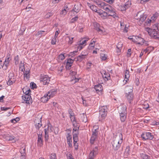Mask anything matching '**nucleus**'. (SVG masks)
<instances>
[{"instance_id":"obj_1","label":"nucleus","mask_w":159,"mask_h":159,"mask_svg":"<svg viewBox=\"0 0 159 159\" xmlns=\"http://www.w3.org/2000/svg\"><path fill=\"white\" fill-rule=\"evenodd\" d=\"M158 24H156L153 26L154 29H151L148 27L145 28V30L147 32L149 35L154 39L159 38V32L158 28Z\"/></svg>"},{"instance_id":"obj_2","label":"nucleus","mask_w":159,"mask_h":159,"mask_svg":"<svg viewBox=\"0 0 159 159\" xmlns=\"http://www.w3.org/2000/svg\"><path fill=\"white\" fill-rule=\"evenodd\" d=\"M119 137H120V139L117 136L113 139L112 142L111 143L112 147L114 150H117L120 148L121 144L122 142L123 138L121 134H119Z\"/></svg>"},{"instance_id":"obj_3","label":"nucleus","mask_w":159,"mask_h":159,"mask_svg":"<svg viewBox=\"0 0 159 159\" xmlns=\"http://www.w3.org/2000/svg\"><path fill=\"white\" fill-rule=\"evenodd\" d=\"M42 116L40 115H38L36 117H35L34 120V123L35 127L37 129V131H39L41 130L40 128L42 126Z\"/></svg>"},{"instance_id":"obj_4","label":"nucleus","mask_w":159,"mask_h":159,"mask_svg":"<svg viewBox=\"0 0 159 159\" xmlns=\"http://www.w3.org/2000/svg\"><path fill=\"white\" fill-rule=\"evenodd\" d=\"M128 38L131 39L133 42L142 45L145 41L144 39L140 37L137 36H133L132 38L129 37Z\"/></svg>"},{"instance_id":"obj_5","label":"nucleus","mask_w":159,"mask_h":159,"mask_svg":"<svg viewBox=\"0 0 159 159\" xmlns=\"http://www.w3.org/2000/svg\"><path fill=\"white\" fill-rule=\"evenodd\" d=\"M99 117L104 119L107 116V106L100 107L99 108Z\"/></svg>"},{"instance_id":"obj_6","label":"nucleus","mask_w":159,"mask_h":159,"mask_svg":"<svg viewBox=\"0 0 159 159\" xmlns=\"http://www.w3.org/2000/svg\"><path fill=\"white\" fill-rule=\"evenodd\" d=\"M135 19L139 20L140 22H142L144 21L147 17V15L144 14L142 11H139L135 16Z\"/></svg>"},{"instance_id":"obj_7","label":"nucleus","mask_w":159,"mask_h":159,"mask_svg":"<svg viewBox=\"0 0 159 159\" xmlns=\"http://www.w3.org/2000/svg\"><path fill=\"white\" fill-rule=\"evenodd\" d=\"M142 139L144 140H152L154 137L153 135L150 132H144L141 135Z\"/></svg>"},{"instance_id":"obj_8","label":"nucleus","mask_w":159,"mask_h":159,"mask_svg":"<svg viewBox=\"0 0 159 159\" xmlns=\"http://www.w3.org/2000/svg\"><path fill=\"white\" fill-rule=\"evenodd\" d=\"M40 80L43 85L48 84L50 81V78L47 75H41L40 76Z\"/></svg>"},{"instance_id":"obj_9","label":"nucleus","mask_w":159,"mask_h":159,"mask_svg":"<svg viewBox=\"0 0 159 159\" xmlns=\"http://www.w3.org/2000/svg\"><path fill=\"white\" fill-rule=\"evenodd\" d=\"M42 133V130L37 131V134L38 135V144L40 147L43 145Z\"/></svg>"},{"instance_id":"obj_10","label":"nucleus","mask_w":159,"mask_h":159,"mask_svg":"<svg viewBox=\"0 0 159 159\" xmlns=\"http://www.w3.org/2000/svg\"><path fill=\"white\" fill-rule=\"evenodd\" d=\"M98 147H95L93 148L92 151L90 152L89 156V159H94V158L98 154Z\"/></svg>"},{"instance_id":"obj_11","label":"nucleus","mask_w":159,"mask_h":159,"mask_svg":"<svg viewBox=\"0 0 159 159\" xmlns=\"http://www.w3.org/2000/svg\"><path fill=\"white\" fill-rule=\"evenodd\" d=\"M14 75L13 73H10L8 76V80L7 82V84L9 85H11L15 82Z\"/></svg>"},{"instance_id":"obj_12","label":"nucleus","mask_w":159,"mask_h":159,"mask_svg":"<svg viewBox=\"0 0 159 159\" xmlns=\"http://www.w3.org/2000/svg\"><path fill=\"white\" fill-rule=\"evenodd\" d=\"M94 89H95L96 92L99 95H102V92L103 90L102 86L100 84L95 85L94 87Z\"/></svg>"},{"instance_id":"obj_13","label":"nucleus","mask_w":159,"mask_h":159,"mask_svg":"<svg viewBox=\"0 0 159 159\" xmlns=\"http://www.w3.org/2000/svg\"><path fill=\"white\" fill-rule=\"evenodd\" d=\"M81 7V4L80 3H78L75 5L72 11H73L76 13H78L80 11Z\"/></svg>"},{"instance_id":"obj_14","label":"nucleus","mask_w":159,"mask_h":159,"mask_svg":"<svg viewBox=\"0 0 159 159\" xmlns=\"http://www.w3.org/2000/svg\"><path fill=\"white\" fill-rule=\"evenodd\" d=\"M119 112V114L126 113L127 110L126 106L124 105H121L118 107Z\"/></svg>"},{"instance_id":"obj_15","label":"nucleus","mask_w":159,"mask_h":159,"mask_svg":"<svg viewBox=\"0 0 159 159\" xmlns=\"http://www.w3.org/2000/svg\"><path fill=\"white\" fill-rule=\"evenodd\" d=\"M22 99L24 101V102L26 103L29 104V102L31 97L30 95H24L22 97Z\"/></svg>"},{"instance_id":"obj_16","label":"nucleus","mask_w":159,"mask_h":159,"mask_svg":"<svg viewBox=\"0 0 159 159\" xmlns=\"http://www.w3.org/2000/svg\"><path fill=\"white\" fill-rule=\"evenodd\" d=\"M107 13H108V16H111L114 18H116L118 17L117 14L112 10V7L111 8V9H110V10H109V11L107 12Z\"/></svg>"},{"instance_id":"obj_17","label":"nucleus","mask_w":159,"mask_h":159,"mask_svg":"<svg viewBox=\"0 0 159 159\" xmlns=\"http://www.w3.org/2000/svg\"><path fill=\"white\" fill-rule=\"evenodd\" d=\"M79 120L80 121L86 122L87 121L86 115L84 113L80 114L79 116Z\"/></svg>"},{"instance_id":"obj_18","label":"nucleus","mask_w":159,"mask_h":159,"mask_svg":"<svg viewBox=\"0 0 159 159\" xmlns=\"http://www.w3.org/2000/svg\"><path fill=\"white\" fill-rule=\"evenodd\" d=\"M74 60H72L70 58H69L67 60L66 62V68L67 69H70L71 66H72Z\"/></svg>"},{"instance_id":"obj_19","label":"nucleus","mask_w":159,"mask_h":159,"mask_svg":"<svg viewBox=\"0 0 159 159\" xmlns=\"http://www.w3.org/2000/svg\"><path fill=\"white\" fill-rule=\"evenodd\" d=\"M133 87L131 86H127L125 89L126 94L132 93Z\"/></svg>"},{"instance_id":"obj_20","label":"nucleus","mask_w":159,"mask_h":159,"mask_svg":"<svg viewBox=\"0 0 159 159\" xmlns=\"http://www.w3.org/2000/svg\"><path fill=\"white\" fill-rule=\"evenodd\" d=\"M67 141V144L70 147H72V137L71 135L69 134H68L67 136L66 137Z\"/></svg>"},{"instance_id":"obj_21","label":"nucleus","mask_w":159,"mask_h":159,"mask_svg":"<svg viewBox=\"0 0 159 159\" xmlns=\"http://www.w3.org/2000/svg\"><path fill=\"white\" fill-rule=\"evenodd\" d=\"M57 90L55 89H53L50 90L47 93L48 97H52L56 93Z\"/></svg>"},{"instance_id":"obj_22","label":"nucleus","mask_w":159,"mask_h":159,"mask_svg":"<svg viewBox=\"0 0 159 159\" xmlns=\"http://www.w3.org/2000/svg\"><path fill=\"white\" fill-rule=\"evenodd\" d=\"M126 96L129 103H131L133 100L134 96L133 93L126 94Z\"/></svg>"},{"instance_id":"obj_23","label":"nucleus","mask_w":159,"mask_h":159,"mask_svg":"<svg viewBox=\"0 0 159 159\" xmlns=\"http://www.w3.org/2000/svg\"><path fill=\"white\" fill-rule=\"evenodd\" d=\"M111 7L110 5L104 3V5H103L101 8L105 10L106 12H108L109 10H110V9H111Z\"/></svg>"},{"instance_id":"obj_24","label":"nucleus","mask_w":159,"mask_h":159,"mask_svg":"<svg viewBox=\"0 0 159 159\" xmlns=\"http://www.w3.org/2000/svg\"><path fill=\"white\" fill-rule=\"evenodd\" d=\"M50 98V97H48V94H45V95L41 98V101L42 102L45 103Z\"/></svg>"},{"instance_id":"obj_25","label":"nucleus","mask_w":159,"mask_h":159,"mask_svg":"<svg viewBox=\"0 0 159 159\" xmlns=\"http://www.w3.org/2000/svg\"><path fill=\"white\" fill-rule=\"evenodd\" d=\"M101 74L102 75V77L103 78L107 79V80L109 79L110 77L109 74L106 73L105 71L103 70L101 71Z\"/></svg>"},{"instance_id":"obj_26","label":"nucleus","mask_w":159,"mask_h":159,"mask_svg":"<svg viewBox=\"0 0 159 159\" xmlns=\"http://www.w3.org/2000/svg\"><path fill=\"white\" fill-rule=\"evenodd\" d=\"M30 70H26L24 72V79L25 80H28L30 78Z\"/></svg>"},{"instance_id":"obj_27","label":"nucleus","mask_w":159,"mask_h":159,"mask_svg":"<svg viewBox=\"0 0 159 159\" xmlns=\"http://www.w3.org/2000/svg\"><path fill=\"white\" fill-rule=\"evenodd\" d=\"M73 125L74 127L73 130V131H78L79 129L80 125L79 124L76 123V121L73 123Z\"/></svg>"},{"instance_id":"obj_28","label":"nucleus","mask_w":159,"mask_h":159,"mask_svg":"<svg viewBox=\"0 0 159 159\" xmlns=\"http://www.w3.org/2000/svg\"><path fill=\"white\" fill-rule=\"evenodd\" d=\"M97 138V136H95V135L93 134L92 135L90 139V142L91 144H93Z\"/></svg>"},{"instance_id":"obj_29","label":"nucleus","mask_w":159,"mask_h":159,"mask_svg":"<svg viewBox=\"0 0 159 159\" xmlns=\"http://www.w3.org/2000/svg\"><path fill=\"white\" fill-rule=\"evenodd\" d=\"M120 114V116L121 121L122 122H124L126 119V113H121Z\"/></svg>"},{"instance_id":"obj_30","label":"nucleus","mask_w":159,"mask_h":159,"mask_svg":"<svg viewBox=\"0 0 159 159\" xmlns=\"http://www.w3.org/2000/svg\"><path fill=\"white\" fill-rule=\"evenodd\" d=\"M88 6L90 7V9L93 11L96 12L97 11V7L95 6L91 5V4L88 3Z\"/></svg>"},{"instance_id":"obj_31","label":"nucleus","mask_w":159,"mask_h":159,"mask_svg":"<svg viewBox=\"0 0 159 159\" xmlns=\"http://www.w3.org/2000/svg\"><path fill=\"white\" fill-rule=\"evenodd\" d=\"M95 3L99 7L101 8L103 5H104L105 2L97 0L95 1Z\"/></svg>"},{"instance_id":"obj_32","label":"nucleus","mask_w":159,"mask_h":159,"mask_svg":"<svg viewBox=\"0 0 159 159\" xmlns=\"http://www.w3.org/2000/svg\"><path fill=\"white\" fill-rule=\"evenodd\" d=\"M85 55H79L76 58V61H81L83 59L85 58Z\"/></svg>"},{"instance_id":"obj_33","label":"nucleus","mask_w":159,"mask_h":159,"mask_svg":"<svg viewBox=\"0 0 159 159\" xmlns=\"http://www.w3.org/2000/svg\"><path fill=\"white\" fill-rule=\"evenodd\" d=\"M130 153V148L129 146H127L125 150L124 154L125 156H128Z\"/></svg>"},{"instance_id":"obj_34","label":"nucleus","mask_w":159,"mask_h":159,"mask_svg":"<svg viewBox=\"0 0 159 159\" xmlns=\"http://www.w3.org/2000/svg\"><path fill=\"white\" fill-rule=\"evenodd\" d=\"M131 0H129L127 1L125 4L124 7L125 9H126L129 7L131 5Z\"/></svg>"},{"instance_id":"obj_35","label":"nucleus","mask_w":159,"mask_h":159,"mask_svg":"<svg viewBox=\"0 0 159 159\" xmlns=\"http://www.w3.org/2000/svg\"><path fill=\"white\" fill-rule=\"evenodd\" d=\"M141 157L143 159H151L150 156L144 153L141 154Z\"/></svg>"},{"instance_id":"obj_36","label":"nucleus","mask_w":159,"mask_h":159,"mask_svg":"<svg viewBox=\"0 0 159 159\" xmlns=\"http://www.w3.org/2000/svg\"><path fill=\"white\" fill-rule=\"evenodd\" d=\"M53 14V12L52 11H51L50 12H48L44 16V17L46 19H48L50 17L52 16Z\"/></svg>"},{"instance_id":"obj_37","label":"nucleus","mask_w":159,"mask_h":159,"mask_svg":"<svg viewBox=\"0 0 159 159\" xmlns=\"http://www.w3.org/2000/svg\"><path fill=\"white\" fill-rule=\"evenodd\" d=\"M47 129V131L48 132H51L54 129V128L52 127L50 124H49V125H48V128L47 129Z\"/></svg>"},{"instance_id":"obj_38","label":"nucleus","mask_w":159,"mask_h":159,"mask_svg":"<svg viewBox=\"0 0 159 159\" xmlns=\"http://www.w3.org/2000/svg\"><path fill=\"white\" fill-rule=\"evenodd\" d=\"M125 79H126V81L129 79V72L128 70H126L125 73Z\"/></svg>"},{"instance_id":"obj_39","label":"nucleus","mask_w":159,"mask_h":159,"mask_svg":"<svg viewBox=\"0 0 159 159\" xmlns=\"http://www.w3.org/2000/svg\"><path fill=\"white\" fill-rule=\"evenodd\" d=\"M95 42L96 41L93 40V39L92 40L91 43L89 44V48L90 49H91V48H94Z\"/></svg>"},{"instance_id":"obj_40","label":"nucleus","mask_w":159,"mask_h":159,"mask_svg":"<svg viewBox=\"0 0 159 159\" xmlns=\"http://www.w3.org/2000/svg\"><path fill=\"white\" fill-rule=\"evenodd\" d=\"M45 140L47 141L49 139L48 132L47 131V129H44Z\"/></svg>"},{"instance_id":"obj_41","label":"nucleus","mask_w":159,"mask_h":159,"mask_svg":"<svg viewBox=\"0 0 159 159\" xmlns=\"http://www.w3.org/2000/svg\"><path fill=\"white\" fill-rule=\"evenodd\" d=\"M73 139L74 142H77L78 140V134L75 133L73 134Z\"/></svg>"},{"instance_id":"obj_42","label":"nucleus","mask_w":159,"mask_h":159,"mask_svg":"<svg viewBox=\"0 0 159 159\" xmlns=\"http://www.w3.org/2000/svg\"><path fill=\"white\" fill-rule=\"evenodd\" d=\"M101 16L104 19L106 17H108V16L107 12H103Z\"/></svg>"},{"instance_id":"obj_43","label":"nucleus","mask_w":159,"mask_h":159,"mask_svg":"<svg viewBox=\"0 0 159 159\" xmlns=\"http://www.w3.org/2000/svg\"><path fill=\"white\" fill-rule=\"evenodd\" d=\"M15 65H17L19 64V58L18 55H17L14 58Z\"/></svg>"},{"instance_id":"obj_44","label":"nucleus","mask_w":159,"mask_h":159,"mask_svg":"<svg viewBox=\"0 0 159 159\" xmlns=\"http://www.w3.org/2000/svg\"><path fill=\"white\" fill-rule=\"evenodd\" d=\"M15 137L14 136H7L6 138V139L7 140L9 141H15Z\"/></svg>"},{"instance_id":"obj_45","label":"nucleus","mask_w":159,"mask_h":159,"mask_svg":"<svg viewBox=\"0 0 159 159\" xmlns=\"http://www.w3.org/2000/svg\"><path fill=\"white\" fill-rule=\"evenodd\" d=\"M122 47V44L121 42H119L116 45V48L118 49H121Z\"/></svg>"},{"instance_id":"obj_46","label":"nucleus","mask_w":159,"mask_h":159,"mask_svg":"<svg viewBox=\"0 0 159 159\" xmlns=\"http://www.w3.org/2000/svg\"><path fill=\"white\" fill-rule=\"evenodd\" d=\"M98 128L93 129V130L92 135H93V134H94L95 135V136H97L98 134Z\"/></svg>"},{"instance_id":"obj_47","label":"nucleus","mask_w":159,"mask_h":159,"mask_svg":"<svg viewBox=\"0 0 159 159\" xmlns=\"http://www.w3.org/2000/svg\"><path fill=\"white\" fill-rule=\"evenodd\" d=\"M67 38H68L69 39V40L68 41V43L70 44H71L73 42V37H71L70 38L69 36H67Z\"/></svg>"},{"instance_id":"obj_48","label":"nucleus","mask_w":159,"mask_h":159,"mask_svg":"<svg viewBox=\"0 0 159 159\" xmlns=\"http://www.w3.org/2000/svg\"><path fill=\"white\" fill-rule=\"evenodd\" d=\"M67 12V10L66 9L62 10L60 13V14L64 16Z\"/></svg>"},{"instance_id":"obj_49","label":"nucleus","mask_w":159,"mask_h":159,"mask_svg":"<svg viewBox=\"0 0 159 159\" xmlns=\"http://www.w3.org/2000/svg\"><path fill=\"white\" fill-rule=\"evenodd\" d=\"M65 58V56L63 54H61L58 56V58L59 60H62Z\"/></svg>"},{"instance_id":"obj_50","label":"nucleus","mask_w":159,"mask_h":159,"mask_svg":"<svg viewBox=\"0 0 159 159\" xmlns=\"http://www.w3.org/2000/svg\"><path fill=\"white\" fill-rule=\"evenodd\" d=\"M30 87L32 89H34V88H35L36 87V85L33 82H31L30 83Z\"/></svg>"},{"instance_id":"obj_51","label":"nucleus","mask_w":159,"mask_h":159,"mask_svg":"<svg viewBox=\"0 0 159 159\" xmlns=\"http://www.w3.org/2000/svg\"><path fill=\"white\" fill-rule=\"evenodd\" d=\"M101 58L102 60H105L107 59L106 55L103 54H101Z\"/></svg>"},{"instance_id":"obj_52","label":"nucleus","mask_w":159,"mask_h":159,"mask_svg":"<svg viewBox=\"0 0 159 159\" xmlns=\"http://www.w3.org/2000/svg\"><path fill=\"white\" fill-rule=\"evenodd\" d=\"M77 52V51H73V52H70L69 53V56H71V57H73V56H74L75 55V53H76Z\"/></svg>"},{"instance_id":"obj_53","label":"nucleus","mask_w":159,"mask_h":159,"mask_svg":"<svg viewBox=\"0 0 159 159\" xmlns=\"http://www.w3.org/2000/svg\"><path fill=\"white\" fill-rule=\"evenodd\" d=\"M110 4H111L115 2V0H103Z\"/></svg>"},{"instance_id":"obj_54","label":"nucleus","mask_w":159,"mask_h":159,"mask_svg":"<svg viewBox=\"0 0 159 159\" xmlns=\"http://www.w3.org/2000/svg\"><path fill=\"white\" fill-rule=\"evenodd\" d=\"M51 159H57L56 154L55 153H52L50 157Z\"/></svg>"},{"instance_id":"obj_55","label":"nucleus","mask_w":159,"mask_h":159,"mask_svg":"<svg viewBox=\"0 0 159 159\" xmlns=\"http://www.w3.org/2000/svg\"><path fill=\"white\" fill-rule=\"evenodd\" d=\"M94 27L95 30H96V29H98V28L101 26L97 22L95 23L94 24Z\"/></svg>"},{"instance_id":"obj_56","label":"nucleus","mask_w":159,"mask_h":159,"mask_svg":"<svg viewBox=\"0 0 159 159\" xmlns=\"http://www.w3.org/2000/svg\"><path fill=\"white\" fill-rule=\"evenodd\" d=\"M74 146L75 150H77L78 148V145L77 142H74Z\"/></svg>"},{"instance_id":"obj_57","label":"nucleus","mask_w":159,"mask_h":159,"mask_svg":"<svg viewBox=\"0 0 159 159\" xmlns=\"http://www.w3.org/2000/svg\"><path fill=\"white\" fill-rule=\"evenodd\" d=\"M45 32L44 31H38V33L37 34H36V35L37 36H39L40 37H41L42 36V35L43 34V33Z\"/></svg>"},{"instance_id":"obj_58","label":"nucleus","mask_w":159,"mask_h":159,"mask_svg":"<svg viewBox=\"0 0 159 159\" xmlns=\"http://www.w3.org/2000/svg\"><path fill=\"white\" fill-rule=\"evenodd\" d=\"M102 27L100 26L98 29H96L97 31L100 34H102L103 33V31L101 29Z\"/></svg>"},{"instance_id":"obj_59","label":"nucleus","mask_w":159,"mask_h":159,"mask_svg":"<svg viewBox=\"0 0 159 159\" xmlns=\"http://www.w3.org/2000/svg\"><path fill=\"white\" fill-rule=\"evenodd\" d=\"M30 90L29 89H27V90H26L25 92L24 93V95H30V93L31 92Z\"/></svg>"},{"instance_id":"obj_60","label":"nucleus","mask_w":159,"mask_h":159,"mask_svg":"<svg viewBox=\"0 0 159 159\" xmlns=\"http://www.w3.org/2000/svg\"><path fill=\"white\" fill-rule=\"evenodd\" d=\"M9 63V62H7V61H5L4 62V63L3 64V66H4V65H5V66L6 68H5V70H6V69H7V68L8 66Z\"/></svg>"},{"instance_id":"obj_61","label":"nucleus","mask_w":159,"mask_h":159,"mask_svg":"<svg viewBox=\"0 0 159 159\" xmlns=\"http://www.w3.org/2000/svg\"><path fill=\"white\" fill-rule=\"evenodd\" d=\"M67 157L68 159H74L72 155L70 153L68 154Z\"/></svg>"},{"instance_id":"obj_62","label":"nucleus","mask_w":159,"mask_h":159,"mask_svg":"<svg viewBox=\"0 0 159 159\" xmlns=\"http://www.w3.org/2000/svg\"><path fill=\"white\" fill-rule=\"evenodd\" d=\"M56 38H54L52 39L51 40V44L52 45H54L56 44Z\"/></svg>"},{"instance_id":"obj_63","label":"nucleus","mask_w":159,"mask_h":159,"mask_svg":"<svg viewBox=\"0 0 159 159\" xmlns=\"http://www.w3.org/2000/svg\"><path fill=\"white\" fill-rule=\"evenodd\" d=\"M78 19V17L77 16H75V17L71 19L72 22H73L74 21H76Z\"/></svg>"},{"instance_id":"obj_64","label":"nucleus","mask_w":159,"mask_h":159,"mask_svg":"<svg viewBox=\"0 0 159 159\" xmlns=\"http://www.w3.org/2000/svg\"><path fill=\"white\" fill-rule=\"evenodd\" d=\"M92 64L91 62H88L87 63V69H90L92 65Z\"/></svg>"}]
</instances>
